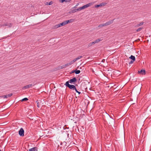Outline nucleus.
<instances>
[{"instance_id": "nucleus-1", "label": "nucleus", "mask_w": 151, "mask_h": 151, "mask_svg": "<svg viewBox=\"0 0 151 151\" xmlns=\"http://www.w3.org/2000/svg\"><path fill=\"white\" fill-rule=\"evenodd\" d=\"M93 4V3H90L84 5L82 7H79L80 11L84 9L87 7L90 6L92 5Z\"/></svg>"}, {"instance_id": "nucleus-2", "label": "nucleus", "mask_w": 151, "mask_h": 151, "mask_svg": "<svg viewBox=\"0 0 151 151\" xmlns=\"http://www.w3.org/2000/svg\"><path fill=\"white\" fill-rule=\"evenodd\" d=\"M93 4V3H90L84 5L82 7H79L80 11L84 9L87 7L90 6L92 5Z\"/></svg>"}, {"instance_id": "nucleus-3", "label": "nucleus", "mask_w": 151, "mask_h": 151, "mask_svg": "<svg viewBox=\"0 0 151 151\" xmlns=\"http://www.w3.org/2000/svg\"><path fill=\"white\" fill-rule=\"evenodd\" d=\"M24 131L22 128H21L19 131V135L22 137L24 136Z\"/></svg>"}, {"instance_id": "nucleus-4", "label": "nucleus", "mask_w": 151, "mask_h": 151, "mask_svg": "<svg viewBox=\"0 0 151 151\" xmlns=\"http://www.w3.org/2000/svg\"><path fill=\"white\" fill-rule=\"evenodd\" d=\"M114 20V19L110 20L106 22L104 24V25H105V26H107L112 24L113 23Z\"/></svg>"}, {"instance_id": "nucleus-5", "label": "nucleus", "mask_w": 151, "mask_h": 151, "mask_svg": "<svg viewBox=\"0 0 151 151\" xmlns=\"http://www.w3.org/2000/svg\"><path fill=\"white\" fill-rule=\"evenodd\" d=\"M76 81V79L75 78H74L72 79H70L69 81V82L70 83H72L73 82H75Z\"/></svg>"}, {"instance_id": "nucleus-6", "label": "nucleus", "mask_w": 151, "mask_h": 151, "mask_svg": "<svg viewBox=\"0 0 151 151\" xmlns=\"http://www.w3.org/2000/svg\"><path fill=\"white\" fill-rule=\"evenodd\" d=\"M138 73L140 74H145V71L144 70H142L140 71H138Z\"/></svg>"}, {"instance_id": "nucleus-7", "label": "nucleus", "mask_w": 151, "mask_h": 151, "mask_svg": "<svg viewBox=\"0 0 151 151\" xmlns=\"http://www.w3.org/2000/svg\"><path fill=\"white\" fill-rule=\"evenodd\" d=\"M69 87L70 89H73V90H75L76 89V87L74 85H69Z\"/></svg>"}, {"instance_id": "nucleus-8", "label": "nucleus", "mask_w": 151, "mask_h": 151, "mask_svg": "<svg viewBox=\"0 0 151 151\" xmlns=\"http://www.w3.org/2000/svg\"><path fill=\"white\" fill-rule=\"evenodd\" d=\"M102 40V39L101 38H100V39H96V40L94 41L95 43H98L100 41H101Z\"/></svg>"}, {"instance_id": "nucleus-9", "label": "nucleus", "mask_w": 151, "mask_h": 151, "mask_svg": "<svg viewBox=\"0 0 151 151\" xmlns=\"http://www.w3.org/2000/svg\"><path fill=\"white\" fill-rule=\"evenodd\" d=\"M80 11V10L79 8H78L77 9H73V10H72L71 12L72 13H74L76 12L77 11Z\"/></svg>"}, {"instance_id": "nucleus-10", "label": "nucleus", "mask_w": 151, "mask_h": 151, "mask_svg": "<svg viewBox=\"0 0 151 151\" xmlns=\"http://www.w3.org/2000/svg\"><path fill=\"white\" fill-rule=\"evenodd\" d=\"M144 22H140L139 24H137L136 25L135 27H139L142 25L143 24Z\"/></svg>"}, {"instance_id": "nucleus-11", "label": "nucleus", "mask_w": 151, "mask_h": 151, "mask_svg": "<svg viewBox=\"0 0 151 151\" xmlns=\"http://www.w3.org/2000/svg\"><path fill=\"white\" fill-rule=\"evenodd\" d=\"M32 86V84H29L26 86H25L24 87V89H26L27 88H29L30 87Z\"/></svg>"}, {"instance_id": "nucleus-12", "label": "nucleus", "mask_w": 151, "mask_h": 151, "mask_svg": "<svg viewBox=\"0 0 151 151\" xmlns=\"http://www.w3.org/2000/svg\"><path fill=\"white\" fill-rule=\"evenodd\" d=\"M37 149L36 147H33L29 149V151H37Z\"/></svg>"}, {"instance_id": "nucleus-13", "label": "nucleus", "mask_w": 151, "mask_h": 151, "mask_svg": "<svg viewBox=\"0 0 151 151\" xmlns=\"http://www.w3.org/2000/svg\"><path fill=\"white\" fill-rule=\"evenodd\" d=\"M5 25L9 27H11L12 26V24L11 23H5Z\"/></svg>"}, {"instance_id": "nucleus-14", "label": "nucleus", "mask_w": 151, "mask_h": 151, "mask_svg": "<svg viewBox=\"0 0 151 151\" xmlns=\"http://www.w3.org/2000/svg\"><path fill=\"white\" fill-rule=\"evenodd\" d=\"M129 58L131 59L133 61H135V57L132 55L130 57H129Z\"/></svg>"}, {"instance_id": "nucleus-15", "label": "nucleus", "mask_w": 151, "mask_h": 151, "mask_svg": "<svg viewBox=\"0 0 151 151\" xmlns=\"http://www.w3.org/2000/svg\"><path fill=\"white\" fill-rule=\"evenodd\" d=\"M59 27H60L59 24H58L56 25L54 27V28L55 29Z\"/></svg>"}, {"instance_id": "nucleus-16", "label": "nucleus", "mask_w": 151, "mask_h": 151, "mask_svg": "<svg viewBox=\"0 0 151 151\" xmlns=\"http://www.w3.org/2000/svg\"><path fill=\"white\" fill-rule=\"evenodd\" d=\"M104 26H105V25H104V24H100L99 25L98 27H99V28H101L103 27H104Z\"/></svg>"}, {"instance_id": "nucleus-17", "label": "nucleus", "mask_w": 151, "mask_h": 151, "mask_svg": "<svg viewBox=\"0 0 151 151\" xmlns=\"http://www.w3.org/2000/svg\"><path fill=\"white\" fill-rule=\"evenodd\" d=\"M75 72L76 74H78L80 73V70H76L75 71Z\"/></svg>"}, {"instance_id": "nucleus-18", "label": "nucleus", "mask_w": 151, "mask_h": 151, "mask_svg": "<svg viewBox=\"0 0 151 151\" xmlns=\"http://www.w3.org/2000/svg\"><path fill=\"white\" fill-rule=\"evenodd\" d=\"M69 81H67L65 84V85H66V86L68 87H69V85H70V84H69Z\"/></svg>"}, {"instance_id": "nucleus-19", "label": "nucleus", "mask_w": 151, "mask_h": 151, "mask_svg": "<svg viewBox=\"0 0 151 151\" xmlns=\"http://www.w3.org/2000/svg\"><path fill=\"white\" fill-rule=\"evenodd\" d=\"M12 95V93H10L8 95H6V96H7V98L10 97Z\"/></svg>"}, {"instance_id": "nucleus-20", "label": "nucleus", "mask_w": 151, "mask_h": 151, "mask_svg": "<svg viewBox=\"0 0 151 151\" xmlns=\"http://www.w3.org/2000/svg\"><path fill=\"white\" fill-rule=\"evenodd\" d=\"M101 6H102L101 4L96 5H95V7L96 8H98V7H100Z\"/></svg>"}, {"instance_id": "nucleus-21", "label": "nucleus", "mask_w": 151, "mask_h": 151, "mask_svg": "<svg viewBox=\"0 0 151 151\" xmlns=\"http://www.w3.org/2000/svg\"><path fill=\"white\" fill-rule=\"evenodd\" d=\"M28 100V99L27 98H24L22 99V101H26Z\"/></svg>"}, {"instance_id": "nucleus-22", "label": "nucleus", "mask_w": 151, "mask_h": 151, "mask_svg": "<svg viewBox=\"0 0 151 151\" xmlns=\"http://www.w3.org/2000/svg\"><path fill=\"white\" fill-rule=\"evenodd\" d=\"M142 29V28H141V27H140V28H139L137 30V32H139Z\"/></svg>"}, {"instance_id": "nucleus-23", "label": "nucleus", "mask_w": 151, "mask_h": 151, "mask_svg": "<svg viewBox=\"0 0 151 151\" xmlns=\"http://www.w3.org/2000/svg\"><path fill=\"white\" fill-rule=\"evenodd\" d=\"M69 20L70 23L73 22L74 21V19H71Z\"/></svg>"}, {"instance_id": "nucleus-24", "label": "nucleus", "mask_w": 151, "mask_h": 151, "mask_svg": "<svg viewBox=\"0 0 151 151\" xmlns=\"http://www.w3.org/2000/svg\"><path fill=\"white\" fill-rule=\"evenodd\" d=\"M60 27L61 26H64V24L63 22L59 24Z\"/></svg>"}, {"instance_id": "nucleus-25", "label": "nucleus", "mask_w": 151, "mask_h": 151, "mask_svg": "<svg viewBox=\"0 0 151 151\" xmlns=\"http://www.w3.org/2000/svg\"><path fill=\"white\" fill-rule=\"evenodd\" d=\"M0 97L1 98H7V96H6V95H4V96H1Z\"/></svg>"}, {"instance_id": "nucleus-26", "label": "nucleus", "mask_w": 151, "mask_h": 151, "mask_svg": "<svg viewBox=\"0 0 151 151\" xmlns=\"http://www.w3.org/2000/svg\"><path fill=\"white\" fill-rule=\"evenodd\" d=\"M74 63V61L73 60H72V61H71V62H70V63H68V64H69V65H71V64H73Z\"/></svg>"}, {"instance_id": "nucleus-27", "label": "nucleus", "mask_w": 151, "mask_h": 151, "mask_svg": "<svg viewBox=\"0 0 151 151\" xmlns=\"http://www.w3.org/2000/svg\"><path fill=\"white\" fill-rule=\"evenodd\" d=\"M63 22V23L64 24V25L67 24L66 20L64 21V22Z\"/></svg>"}, {"instance_id": "nucleus-28", "label": "nucleus", "mask_w": 151, "mask_h": 151, "mask_svg": "<svg viewBox=\"0 0 151 151\" xmlns=\"http://www.w3.org/2000/svg\"><path fill=\"white\" fill-rule=\"evenodd\" d=\"M82 56H78V57L77 58H76V59L78 60L80 58H82Z\"/></svg>"}, {"instance_id": "nucleus-29", "label": "nucleus", "mask_w": 151, "mask_h": 151, "mask_svg": "<svg viewBox=\"0 0 151 151\" xmlns=\"http://www.w3.org/2000/svg\"><path fill=\"white\" fill-rule=\"evenodd\" d=\"M93 45L92 44V43L91 42V43H90L88 44V47H90L92 45Z\"/></svg>"}, {"instance_id": "nucleus-30", "label": "nucleus", "mask_w": 151, "mask_h": 151, "mask_svg": "<svg viewBox=\"0 0 151 151\" xmlns=\"http://www.w3.org/2000/svg\"><path fill=\"white\" fill-rule=\"evenodd\" d=\"M76 91V92L78 93V94H80L81 93V92L78 91L76 89H76H75Z\"/></svg>"}, {"instance_id": "nucleus-31", "label": "nucleus", "mask_w": 151, "mask_h": 151, "mask_svg": "<svg viewBox=\"0 0 151 151\" xmlns=\"http://www.w3.org/2000/svg\"><path fill=\"white\" fill-rule=\"evenodd\" d=\"M53 4V2L52 1H50L48 5H51Z\"/></svg>"}, {"instance_id": "nucleus-32", "label": "nucleus", "mask_w": 151, "mask_h": 151, "mask_svg": "<svg viewBox=\"0 0 151 151\" xmlns=\"http://www.w3.org/2000/svg\"><path fill=\"white\" fill-rule=\"evenodd\" d=\"M5 25V24H1L0 25L1 27H2V26H6Z\"/></svg>"}, {"instance_id": "nucleus-33", "label": "nucleus", "mask_w": 151, "mask_h": 151, "mask_svg": "<svg viewBox=\"0 0 151 151\" xmlns=\"http://www.w3.org/2000/svg\"><path fill=\"white\" fill-rule=\"evenodd\" d=\"M134 61H133V60H131V61L129 63V64H132V63H133V62H134Z\"/></svg>"}, {"instance_id": "nucleus-34", "label": "nucleus", "mask_w": 151, "mask_h": 151, "mask_svg": "<svg viewBox=\"0 0 151 151\" xmlns=\"http://www.w3.org/2000/svg\"><path fill=\"white\" fill-rule=\"evenodd\" d=\"M79 3H77V4L74 7L75 8H76L77 7V6L79 5Z\"/></svg>"}, {"instance_id": "nucleus-35", "label": "nucleus", "mask_w": 151, "mask_h": 151, "mask_svg": "<svg viewBox=\"0 0 151 151\" xmlns=\"http://www.w3.org/2000/svg\"><path fill=\"white\" fill-rule=\"evenodd\" d=\"M64 1L67 2V0H61V2L62 3H63Z\"/></svg>"}, {"instance_id": "nucleus-36", "label": "nucleus", "mask_w": 151, "mask_h": 151, "mask_svg": "<svg viewBox=\"0 0 151 151\" xmlns=\"http://www.w3.org/2000/svg\"><path fill=\"white\" fill-rule=\"evenodd\" d=\"M66 21L67 23V24L69 23H70L69 20H66Z\"/></svg>"}, {"instance_id": "nucleus-37", "label": "nucleus", "mask_w": 151, "mask_h": 151, "mask_svg": "<svg viewBox=\"0 0 151 151\" xmlns=\"http://www.w3.org/2000/svg\"><path fill=\"white\" fill-rule=\"evenodd\" d=\"M77 60L76 59V58L74 59L73 61H74V63L75 62H76V61H77Z\"/></svg>"}, {"instance_id": "nucleus-38", "label": "nucleus", "mask_w": 151, "mask_h": 151, "mask_svg": "<svg viewBox=\"0 0 151 151\" xmlns=\"http://www.w3.org/2000/svg\"><path fill=\"white\" fill-rule=\"evenodd\" d=\"M105 59H103L102 60V62L103 63L104 62H105Z\"/></svg>"}, {"instance_id": "nucleus-39", "label": "nucleus", "mask_w": 151, "mask_h": 151, "mask_svg": "<svg viewBox=\"0 0 151 151\" xmlns=\"http://www.w3.org/2000/svg\"><path fill=\"white\" fill-rule=\"evenodd\" d=\"M48 4H49V3L48 2H46L45 3V5H48Z\"/></svg>"}, {"instance_id": "nucleus-40", "label": "nucleus", "mask_w": 151, "mask_h": 151, "mask_svg": "<svg viewBox=\"0 0 151 151\" xmlns=\"http://www.w3.org/2000/svg\"><path fill=\"white\" fill-rule=\"evenodd\" d=\"M91 43L93 45L95 44L94 41L93 42H92Z\"/></svg>"}, {"instance_id": "nucleus-41", "label": "nucleus", "mask_w": 151, "mask_h": 151, "mask_svg": "<svg viewBox=\"0 0 151 151\" xmlns=\"http://www.w3.org/2000/svg\"><path fill=\"white\" fill-rule=\"evenodd\" d=\"M0 151H1V150H0Z\"/></svg>"}]
</instances>
